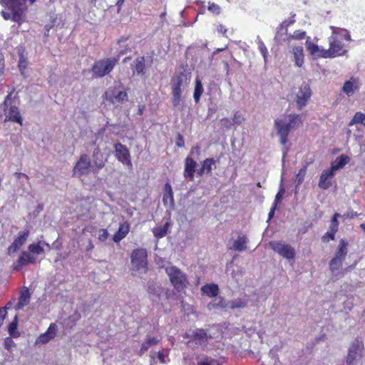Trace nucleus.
Returning <instances> with one entry per match:
<instances>
[{
    "mask_svg": "<svg viewBox=\"0 0 365 365\" xmlns=\"http://www.w3.org/2000/svg\"><path fill=\"white\" fill-rule=\"evenodd\" d=\"M305 117L303 115L291 114L288 116V121L284 119H276L274 127L279 136L280 143L285 145L288 142L289 133L303 123Z\"/></svg>",
    "mask_w": 365,
    "mask_h": 365,
    "instance_id": "nucleus-1",
    "label": "nucleus"
},
{
    "mask_svg": "<svg viewBox=\"0 0 365 365\" xmlns=\"http://www.w3.org/2000/svg\"><path fill=\"white\" fill-rule=\"evenodd\" d=\"M26 0H4L5 8L7 11H2L1 15L5 20H11L14 22L21 24L23 14L26 9L25 5ZM36 0H29L31 4Z\"/></svg>",
    "mask_w": 365,
    "mask_h": 365,
    "instance_id": "nucleus-2",
    "label": "nucleus"
},
{
    "mask_svg": "<svg viewBox=\"0 0 365 365\" xmlns=\"http://www.w3.org/2000/svg\"><path fill=\"white\" fill-rule=\"evenodd\" d=\"M41 242L30 244L28 246V252L23 251L20 254L16 262L12 265L13 270L18 272L24 266L29 264H35L36 262V255L44 253V249L41 246Z\"/></svg>",
    "mask_w": 365,
    "mask_h": 365,
    "instance_id": "nucleus-3",
    "label": "nucleus"
},
{
    "mask_svg": "<svg viewBox=\"0 0 365 365\" xmlns=\"http://www.w3.org/2000/svg\"><path fill=\"white\" fill-rule=\"evenodd\" d=\"M118 57L104 58L96 61L91 68L95 78H103L108 75L118 62Z\"/></svg>",
    "mask_w": 365,
    "mask_h": 365,
    "instance_id": "nucleus-4",
    "label": "nucleus"
},
{
    "mask_svg": "<svg viewBox=\"0 0 365 365\" xmlns=\"http://www.w3.org/2000/svg\"><path fill=\"white\" fill-rule=\"evenodd\" d=\"M171 284L178 292L184 290L187 284V275L175 266H170L165 269Z\"/></svg>",
    "mask_w": 365,
    "mask_h": 365,
    "instance_id": "nucleus-5",
    "label": "nucleus"
},
{
    "mask_svg": "<svg viewBox=\"0 0 365 365\" xmlns=\"http://www.w3.org/2000/svg\"><path fill=\"white\" fill-rule=\"evenodd\" d=\"M349 243L345 239H341L334 253V256L329 261V267L331 273L334 274L335 271L342 267L343 262L346 259L348 253Z\"/></svg>",
    "mask_w": 365,
    "mask_h": 365,
    "instance_id": "nucleus-6",
    "label": "nucleus"
},
{
    "mask_svg": "<svg viewBox=\"0 0 365 365\" xmlns=\"http://www.w3.org/2000/svg\"><path fill=\"white\" fill-rule=\"evenodd\" d=\"M130 264L132 271L148 270V252L145 248H136L130 254Z\"/></svg>",
    "mask_w": 365,
    "mask_h": 365,
    "instance_id": "nucleus-7",
    "label": "nucleus"
},
{
    "mask_svg": "<svg viewBox=\"0 0 365 365\" xmlns=\"http://www.w3.org/2000/svg\"><path fill=\"white\" fill-rule=\"evenodd\" d=\"M91 167L92 164L89 155L82 154L80 155L73 168V176L81 178L84 175H88L91 172Z\"/></svg>",
    "mask_w": 365,
    "mask_h": 365,
    "instance_id": "nucleus-8",
    "label": "nucleus"
},
{
    "mask_svg": "<svg viewBox=\"0 0 365 365\" xmlns=\"http://www.w3.org/2000/svg\"><path fill=\"white\" fill-rule=\"evenodd\" d=\"M363 350V342L358 338L355 339L351 344L346 357V365H355L356 360L362 358Z\"/></svg>",
    "mask_w": 365,
    "mask_h": 365,
    "instance_id": "nucleus-9",
    "label": "nucleus"
},
{
    "mask_svg": "<svg viewBox=\"0 0 365 365\" xmlns=\"http://www.w3.org/2000/svg\"><path fill=\"white\" fill-rule=\"evenodd\" d=\"M269 247L275 252L287 259H293L295 257V250L289 244L282 241H272Z\"/></svg>",
    "mask_w": 365,
    "mask_h": 365,
    "instance_id": "nucleus-10",
    "label": "nucleus"
},
{
    "mask_svg": "<svg viewBox=\"0 0 365 365\" xmlns=\"http://www.w3.org/2000/svg\"><path fill=\"white\" fill-rule=\"evenodd\" d=\"M114 155L116 159L128 169L133 168L131 155L128 148L120 143L114 145Z\"/></svg>",
    "mask_w": 365,
    "mask_h": 365,
    "instance_id": "nucleus-11",
    "label": "nucleus"
},
{
    "mask_svg": "<svg viewBox=\"0 0 365 365\" xmlns=\"http://www.w3.org/2000/svg\"><path fill=\"white\" fill-rule=\"evenodd\" d=\"M321 55L322 58H334L336 56H341L344 53V44L341 41L337 39L335 36H331L329 38V48L322 51Z\"/></svg>",
    "mask_w": 365,
    "mask_h": 365,
    "instance_id": "nucleus-12",
    "label": "nucleus"
},
{
    "mask_svg": "<svg viewBox=\"0 0 365 365\" xmlns=\"http://www.w3.org/2000/svg\"><path fill=\"white\" fill-rule=\"evenodd\" d=\"M185 75L183 73L175 75L172 79V102L174 107L180 105Z\"/></svg>",
    "mask_w": 365,
    "mask_h": 365,
    "instance_id": "nucleus-13",
    "label": "nucleus"
},
{
    "mask_svg": "<svg viewBox=\"0 0 365 365\" xmlns=\"http://www.w3.org/2000/svg\"><path fill=\"white\" fill-rule=\"evenodd\" d=\"M312 96V91L307 84L300 86L297 93L296 103L299 110H302Z\"/></svg>",
    "mask_w": 365,
    "mask_h": 365,
    "instance_id": "nucleus-14",
    "label": "nucleus"
},
{
    "mask_svg": "<svg viewBox=\"0 0 365 365\" xmlns=\"http://www.w3.org/2000/svg\"><path fill=\"white\" fill-rule=\"evenodd\" d=\"M29 233L30 232L29 230H24L18 233V236L8 247L7 250L9 255L16 252L23 245L25 244L29 236Z\"/></svg>",
    "mask_w": 365,
    "mask_h": 365,
    "instance_id": "nucleus-15",
    "label": "nucleus"
},
{
    "mask_svg": "<svg viewBox=\"0 0 365 365\" xmlns=\"http://www.w3.org/2000/svg\"><path fill=\"white\" fill-rule=\"evenodd\" d=\"M196 165L197 163L193 158L187 156L185 159V168L183 176L185 179H187L190 181L194 180L195 173L197 171L195 170Z\"/></svg>",
    "mask_w": 365,
    "mask_h": 365,
    "instance_id": "nucleus-16",
    "label": "nucleus"
},
{
    "mask_svg": "<svg viewBox=\"0 0 365 365\" xmlns=\"http://www.w3.org/2000/svg\"><path fill=\"white\" fill-rule=\"evenodd\" d=\"M335 173L330 168L324 170L320 175L318 186L322 190H327L331 186L330 180L334 176Z\"/></svg>",
    "mask_w": 365,
    "mask_h": 365,
    "instance_id": "nucleus-17",
    "label": "nucleus"
},
{
    "mask_svg": "<svg viewBox=\"0 0 365 365\" xmlns=\"http://www.w3.org/2000/svg\"><path fill=\"white\" fill-rule=\"evenodd\" d=\"M360 88V83L359 79L351 77L349 81H346L342 87V91L348 96H351L356 91Z\"/></svg>",
    "mask_w": 365,
    "mask_h": 365,
    "instance_id": "nucleus-18",
    "label": "nucleus"
},
{
    "mask_svg": "<svg viewBox=\"0 0 365 365\" xmlns=\"http://www.w3.org/2000/svg\"><path fill=\"white\" fill-rule=\"evenodd\" d=\"M57 325L56 323H51L46 332L40 334L37 339V342L46 344L50 340L54 339L57 334Z\"/></svg>",
    "mask_w": 365,
    "mask_h": 365,
    "instance_id": "nucleus-19",
    "label": "nucleus"
},
{
    "mask_svg": "<svg viewBox=\"0 0 365 365\" xmlns=\"http://www.w3.org/2000/svg\"><path fill=\"white\" fill-rule=\"evenodd\" d=\"M216 161L212 158H208L204 160L201 163V167L197 170L196 173L199 176H202L205 173L210 175L213 168H215Z\"/></svg>",
    "mask_w": 365,
    "mask_h": 365,
    "instance_id": "nucleus-20",
    "label": "nucleus"
},
{
    "mask_svg": "<svg viewBox=\"0 0 365 365\" xmlns=\"http://www.w3.org/2000/svg\"><path fill=\"white\" fill-rule=\"evenodd\" d=\"M109 93L110 95L108 97V100L111 103H123L128 100V93L125 91H116L115 88L110 89Z\"/></svg>",
    "mask_w": 365,
    "mask_h": 365,
    "instance_id": "nucleus-21",
    "label": "nucleus"
},
{
    "mask_svg": "<svg viewBox=\"0 0 365 365\" xmlns=\"http://www.w3.org/2000/svg\"><path fill=\"white\" fill-rule=\"evenodd\" d=\"M249 242L246 235L240 234L237 236V239L234 241L232 246L229 249L235 251H244L247 248V243Z\"/></svg>",
    "mask_w": 365,
    "mask_h": 365,
    "instance_id": "nucleus-22",
    "label": "nucleus"
},
{
    "mask_svg": "<svg viewBox=\"0 0 365 365\" xmlns=\"http://www.w3.org/2000/svg\"><path fill=\"white\" fill-rule=\"evenodd\" d=\"M130 231V225L129 223L125 221L121 223L118 229V230L115 232V233L113 235V240L115 242H119L121 241L123 238L126 237V235L128 234Z\"/></svg>",
    "mask_w": 365,
    "mask_h": 365,
    "instance_id": "nucleus-23",
    "label": "nucleus"
},
{
    "mask_svg": "<svg viewBox=\"0 0 365 365\" xmlns=\"http://www.w3.org/2000/svg\"><path fill=\"white\" fill-rule=\"evenodd\" d=\"M190 337L193 341L200 345L206 344L207 343V333L203 329H196L192 331Z\"/></svg>",
    "mask_w": 365,
    "mask_h": 365,
    "instance_id": "nucleus-24",
    "label": "nucleus"
},
{
    "mask_svg": "<svg viewBox=\"0 0 365 365\" xmlns=\"http://www.w3.org/2000/svg\"><path fill=\"white\" fill-rule=\"evenodd\" d=\"M31 294L29 292V289L27 287H24V289L20 292V296L19 298V302L16 305V310H19L24 308L25 306L29 304L30 302Z\"/></svg>",
    "mask_w": 365,
    "mask_h": 365,
    "instance_id": "nucleus-25",
    "label": "nucleus"
},
{
    "mask_svg": "<svg viewBox=\"0 0 365 365\" xmlns=\"http://www.w3.org/2000/svg\"><path fill=\"white\" fill-rule=\"evenodd\" d=\"M133 73L143 76L145 73V59L144 56H140L135 58L132 65Z\"/></svg>",
    "mask_w": 365,
    "mask_h": 365,
    "instance_id": "nucleus-26",
    "label": "nucleus"
},
{
    "mask_svg": "<svg viewBox=\"0 0 365 365\" xmlns=\"http://www.w3.org/2000/svg\"><path fill=\"white\" fill-rule=\"evenodd\" d=\"M6 120L16 122L22 125V118L17 106H11L9 107Z\"/></svg>",
    "mask_w": 365,
    "mask_h": 365,
    "instance_id": "nucleus-27",
    "label": "nucleus"
},
{
    "mask_svg": "<svg viewBox=\"0 0 365 365\" xmlns=\"http://www.w3.org/2000/svg\"><path fill=\"white\" fill-rule=\"evenodd\" d=\"M163 202L165 205L168 203L171 206H174L175 200L173 196V192L172 189V186L169 182H166L164 186V194L163 197Z\"/></svg>",
    "mask_w": 365,
    "mask_h": 365,
    "instance_id": "nucleus-28",
    "label": "nucleus"
},
{
    "mask_svg": "<svg viewBox=\"0 0 365 365\" xmlns=\"http://www.w3.org/2000/svg\"><path fill=\"white\" fill-rule=\"evenodd\" d=\"M306 47L310 55L314 56L317 58H322L321 55H322V51H325V49L319 48L317 44L310 41V37H308L306 41Z\"/></svg>",
    "mask_w": 365,
    "mask_h": 365,
    "instance_id": "nucleus-29",
    "label": "nucleus"
},
{
    "mask_svg": "<svg viewBox=\"0 0 365 365\" xmlns=\"http://www.w3.org/2000/svg\"><path fill=\"white\" fill-rule=\"evenodd\" d=\"M203 294L209 297H216L219 293V287L217 284H206L201 287Z\"/></svg>",
    "mask_w": 365,
    "mask_h": 365,
    "instance_id": "nucleus-30",
    "label": "nucleus"
},
{
    "mask_svg": "<svg viewBox=\"0 0 365 365\" xmlns=\"http://www.w3.org/2000/svg\"><path fill=\"white\" fill-rule=\"evenodd\" d=\"M294 64L297 67H302L304 63V54L302 46H295L292 49Z\"/></svg>",
    "mask_w": 365,
    "mask_h": 365,
    "instance_id": "nucleus-31",
    "label": "nucleus"
},
{
    "mask_svg": "<svg viewBox=\"0 0 365 365\" xmlns=\"http://www.w3.org/2000/svg\"><path fill=\"white\" fill-rule=\"evenodd\" d=\"M349 156L342 154L336 158L335 161L331 164L330 169L335 173L336 170L344 168L349 162Z\"/></svg>",
    "mask_w": 365,
    "mask_h": 365,
    "instance_id": "nucleus-32",
    "label": "nucleus"
},
{
    "mask_svg": "<svg viewBox=\"0 0 365 365\" xmlns=\"http://www.w3.org/2000/svg\"><path fill=\"white\" fill-rule=\"evenodd\" d=\"M170 226V223L166 222L163 226L154 227L153 229V235L158 239L163 238L167 235Z\"/></svg>",
    "mask_w": 365,
    "mask_h": 365,
    "instance_id": "nucleus-33",
    "label": "nucleus"
},
{
    "mask_svg": "<svg viewBox=\"0 0 365 365\" xmlns=\"http://www.w3.org/2000/svg\"><path fill=\"white\" fill-rule=\"evenodd\" d=\"M227 306L226 300L222 297H216L215 300L208 303L207 308L212 310L220 308L225 309Z\"/></svg>",
    "mask_w": 365,
    "mask_h": 365,
    "instance_id": "nucleus-34",
    "label": "nucleus"
},
{
    "mask_svg": "<svg viewBox=\"0 0 365 365\" xmlns=\"http://www.w3.org/2000/svg\"><path fill=\"white\" fill-rule=\"evenodd\" d=\"M204 88L201 81L199 78H196L195 81V89L193 93V98L195 102L197 103L200 101V97L203 93Z\"/></svg>",
    "mask_w": 365,
    "mask_h": 365,
    "instance_id": "nucleus-35",
    "label": "nucleus"
},
{
    "mask_svg": "<svg viewBox=\"0 0 365 365\" xmlns=\"http://www.w3.org/2000/svg\"><path fill=\"white\" fill-rule=\"evenodd\" d=\"M355 124H361L365 126V113L358 111L354 114L348 125L352 126Z\"/></svg>",
    "mask_w": 365,
    "mask_h": 365,
    "instance_id": "nucleus-36",
    "label": "nucleus"
},
{
    "mask_svg": "<svg viewBox=\"0 0 365 365\" xmlns=\"http://www.w3.org/2000/svg\"><path fill=\"white\" fill-rule=\"evenodd\" d=\"M247 301L245 299H236L230 302V307L232 309H237V308H244L247 307Z\"/></svg>",
    "mask_w": 365,
    "mask_h": 365,
    "instance_id": "nucleus-37",
    "label": "nucleus"
},
{
    "mask_svg": "<svg viewBox=\"0 0 365 365\" xmlns=\"http://www.w3.org/2000/svg\"><path fill=\"white\" fill-rule=\"evenodd\" d=\"M17 324H18L17 316H16L14 317V319L11 322H10L8 326V331H9V334L11 336L16 337L19 336V334L16 331Z\"/></svg>",
    "mask_w": 365,
    "mask_h": 365,
    "instance_id": "nucleus-38",
    "label": "nucleus"
},
{
    "mask_svg": "<svg viewBox=\"0 0 365 365\" xmlns=\"http://www.w3.org/2000/svg\"><path fill=\"white\" fill-rule=\"evenodd\" d=\"M207 9L211 14L216 16L220 15L222 12L221 7L215 2L209 1Z\"/></svg>",
    "mask_w": 365,
    "mask_h": 365,
    "instance_id": "nucleus-39",
    "label": "nucleus"
},
{
    "mask_svg": "<svg viewBox=\"0 0 365 365\" xmlns=\"http://www.w3.org/2000/svg\"><path fill=\"white\" fill-rule=\"evenodd\" d=\"M339 217H340V215L339 213H335L333 215V217L331 220V222H330L329 230H334L335 232H338L339 225L338 218Z\"/></svg>",
    "mask_w": 365,
    "mask_h": 365,
    "instance_id": "nucleus-40",
    "label": "nucleus"
},
{
    "mask_svg": "<svg viewBox=\"0 0 365 365\" xmlns=\"http://www.w3.org/2000/svg\"><path fill=\"white\" fill-rule=\"evenodd\" d=\"M27 66L28 61L26 58H25L23 54L20 55L18 67L22 74H24V71L27 68Z\"/></svg>",
    "mask_w": 365,
    "mask_h": 365,
    "instance_id": "nucleus-41",
    "label": "nucleus"
},
{
    "mask_svg": "<svg viewBox=\"0 0 365 365\" xmlns=\"http://www.w3.org/2000/svg\"><path fill=\"white\" fill-rule=\"evenodd\" d=\"M245 121L243 115L240 112L237 111L234 113L232 118V123L234 125H239Z\"/></svg>",
    "mask_w": 365,
    "mask_h": 365,
    "instance_id": "nucleus-42",
    "label": "nucleus"
},
{
    "mask_svg": "<svg viewBox=\"0 0 365 365\" xmlns=\"http://www.w3.org/2000/svg\"><path fill=\"white\" fill-rule=\"evenodd\" d=\"M337 232H335L331 230H329L322 237V240L324 242H329L331 240H334L335 239V235Z\"/></svg>",
    "mask_w": 365,
    "mask_h": 365,
    "instance_id": "nucleus-43",
    "label": "nucleus"
},
{
    "mask_svg": "<svg viewBox=\"0 0 365 365\" xmlns=\"http://www.w3.org/2000/svg\"><path fill=\"white\" fill-rule=\"evenodd\" d=\"M306 36V32L302 30H296L294 31L293 34L291 35L289 38V39H296V40H302Z\"/></svg>",
    "mask_w": 365,
    "mask_h": 365,
    "instance_id": "nucleus-44",
    "label": "nucleus"
},
{
    "mask_svg": "<svg viewBox=\"0 0 365 365\" xmlns=\"http://www.w3.org/2000/svg\"><path fill=\"white\" fill-rule=\"evenodd\" d=\"M258 48H259V52L262 55L264 61L266 62L267 61V57H268V53H269L266 46L264 45V43L263 42L260 41L258 44Z\"/></svg>",
    "mask_w": 365,
    "mask_h": 365,
    "instance_id": "nucleus-45",
    "label": "nucleus"
},
{
    "mask_svg": "<svg viewBox=\"0 0 365 365\" xmlns=\"http://www.w3.org/2000/svg\"><path fill=\"white\" fill-rule=\"evenodd\" d=\"M306 172L307 165H304L299 170L298 173L296 175V180L298 182V183H302L304 181Z\"/></svg>",
    "mask_w": 365,
    "mask_h": 365,
    "instance_id": "nucleus-46",
    "label": "nucleus"
},
{
    "mask_svg": "<svg viewBox=\"0 0 365 365\" xmlns=\"http://www.w3.org/2000/svg\"><path fill=\"white\" fill-rule=\"evenodd\" d=\"M109 234L106 229H100L98 230V239L100 242H104L108 238Z\"/></svg>",
    "mask_w": 365,
    "mask_h": 365,
    "instance_id": "nucleus-47",
    "label": "nucleus"
},
{
    "mask_svg": "<svg viewBox=\"0 0 365 365\" xmlns=\"http://www.w3.org/2000/svg\"><path fill=\"white\" fill-rule=\"evenodd\" d=\"M11 302H9L4 307L0 308V320H4L7 315V309H10L11 307Z\"/></svg>",
    "mask_w": 365,
    "mask_h": 365,
    "instance_id": "nucleus-48",
    "label": "nucleus"
},
{
    "mask_svg": "<svg viewBox=\"0 0 365 365\" xmlns=\"http://www.w3.org/2000/svg\"><path fill=\"white\" fill-rule=\"evenodd\" d=\"M168 355V350L159 351L157 354L158 359L161 364H165V357Z\"/></svg>",
    "mask_w": 365,
    "mask_h": 365,
    "instance_id": "nucleus-49",
    "label": "nucleus"
},
{
    "mask_svg": "<svg viewBox=\"0 0 365 365\" xmlns=\"http://www.w3.org/2000/svg\"><path fill=\"white\" fill-rule=\"evenodd\" d=\"M220 124L222 127L224 128H226L227 129H230L231 128V127L233 125V123H232V120L231 121L229 118H222L221 120H220Z\"/></svg>",
    "mask_w": 365,
    "mask_h": 365,
    "instance_id": "nucleus-50",
    "label": "nucleus"
},
{
    "mask_svg": "<svg viewBox=\"0 0 365 365\" xmlns=\"http://www.w3.org/2000/svg\"><path fill=\"white\" fill-rule=\"evenodd\" d=\"M295 16H296L295 14H292V16L289 18V19L285 20L282 23V26L287 29L289 26H290L291 25H292L295 22V19H294Z\"/></svg>",
    "mask_w": 365,
    "mask_h": 365,
    "instance_id": "nucleus-51",
    "label": "nucleus"
},
{
    "mask_svg": "<svg viewBox=\"0 0 365 365\" xmlns=\"http://www.w3.org/2000/svg\"><path fill=\"white\" fill-rule=\"evenodd\" d=\"M5 70V61L2 53L0 52V78L3 76Z\"/></svg>",
    "mask_w": 365,
    "mask_h": 365,
    "instance_id": "nucleus-52",
    "label": "nucleus"
},
{
    "mask_svg": "<svg viewBox=\"0 0 365 365\" xmlns=\"http://www.w3.org/2000/svg\"><path fill=\"white\" fill-rule=\"evenodd\" d=\"M159 341H160V340L157 337H155V336L148 337L145 339V342L149 345V346L156 345L157 344L159 343Z\"/></svg>",
    "mask_w": 365,
    "mask_h": 365,
    "instance_id": "nucleus-53",
    "label": "nucleus"
},
{
    "mask_svg": "<svg viewBox=\"0 0 365 365\" xmlns=\"http://www.w3.org/2000/svg\"><path fill=\"white\" fill-rule=\"evenodd\" d=\"M176 145L179 148H182L185 146L184 138L181 134H178L177 136Z\"/></svg>",
    "mask_w": 365,
    "mask_h": 365,
    "instance_id": "nucleus-54",
    "label": "nucleus"
},
{
    "mask_svg": "<svg viewBox=\"0 0 365 365\" xmlns=\"http://www.w3.org/2000/svg\"><path fill=\"white\" fill-rule=\"evenodd\" d=\"M149 347V345L145 341L143 343L139 350L138 355L142 356L148 350Z\"/></svg>",
    "mask_w": 365,
    "mask_h": 365,
    "instance_id": "nucleus-55",
    "label": "nucleus"
},
{
    "mask_svg": "<svg viewBox=\"0 0 365 365\" xmlns=\"http://www.w3.org/2000/svg\"><path fill=\"white\" fill-rule=\"evenodd\" d=\"M198 365H220L217 360H205L198 363Z\"/></svg>",
    "mask_w": 365,
    "mask_h": 365,
    "instance_id": "nucleus-56",
    "label": "nucleus"
},
{
    "mask_svg": "<svg viewBox=\"0 0 365 365\" xmlns=\"http://www.w3.org/2000/svg\"><path fill=\"white\" fill-rule=\"evenodd\" d=\"M216 29L219 34H221L224 36L226 34V33L227 31V28L222 24L217 25Z\"/></svg>",
    "mask_w": 365,
    "mask_h": 365,
    "instance_id": "nucleus-57",
    "label": "nucleus"
},
{
    "mask_svg": "<svg viewBox=\"0 0 365 365\" xmlns=\"http://www.w3.org/2000/svg\"><path fill=\"white\" fill-rule=\"evenodd\" d=\"M359 215V214H358L356 212H354V211H351V212H348L347 213L344 214V217H347V218H354V217H356Z\"/></svg>",
    "mask_w": 365,
    "mask_h": 365,
    "instance_id": "nucleus-58",
    "label": "nucleus"
},
{
    "mask_svg": "<svg viewBox=\"0 0 365 365\" xmlns=\"http://www.w3.org/2000/svg\"><path fill=\"white\" fill-rule=\"evenodd\" d=\"M282 195H283V192H279L276 195L275 199H274V202L273 204V205H276V207H277V205L280 202Z\"/></svg>",
    "mask_w": 365,
    "mask_h": 365,
    "instance_id": "nucleus-59",
    "label": "nucleus"
},
{
    "mask_svg": "<svg viewBox=\"0 0 365 365\" xmlns=\"http://www.w3.org/2000/svg\"><path fill=\"white\" fill-rule=\"evenodd\" d=\"M276 209H277L276 205H273L269 210V214H268L269 220H271L274 217Z\"/></svg>",
    "mask_w": 365,
    "mask_h": 365,
    "instance_id": "nucleus-60",
    "label": "nucleus"
},
{
    "mask_svg": "<svg viewBox=\"0 0 365 365\" xmlns=\"http://www.w3.org/2000/svg\"><path fill=\"white\" fill-rule=\"evenodd\" d=\"M10 101H11V94H9L6 96L4 103H3L4 109L5 111L6 110V108L8 107V103Z\"/></svg>",
    "mask_w": 365,
    "mask_h": 365,
    "instance_id": "nucleus-61",
    "label": "nucleus"
},
{
    "mask_svg": "<svg viewBox=\"0 0 365 365\" xmlns=\"http://www.w3.org/2000/svg\"><path fill=\"white\" fill-rule=\"evenodd\" d=\"M15 176L16 177V178L18 179H20L21 178H24L26 180H29V177L25 174V173H15Z\"/></svg>",
    "mask_w": 365,
    "mask_h": 365,
    "instance_id": "nucleus-62",
    "label": "nucleus"
},
{
    "mask_svg": "<svg viewBox=\"0 0 365 365\" xmlns=\"http://www.w3.org/2000/svg\"><path fill=\"white\" fill-rule=\"evenodd\" d=\"M14 344L13 341L10 339H6L5 341V348L7 350H9L11 349V344Z\"/></svg>",
    "mask_w": 365,
    "mask_h": 365,
    "instance_id": "nucleus-63",
    "label": "nucleus"
},
{
    "mask_svg": "<svg viewBox=\"0 0 365 365\" xmlns=\"http://www.w3.org/2000/svg\"><path fill=\"white\" fill-rule=\"evenodd\" d=\"M145 110V106L141 105L138 107V114L141 115H143V112Z\"/></svg>",
    "mask_w": 365,
    "mask_h": 365,
    "instance_id": "nucleus-64",
    "label": "nucleus"
}]
</instances>
